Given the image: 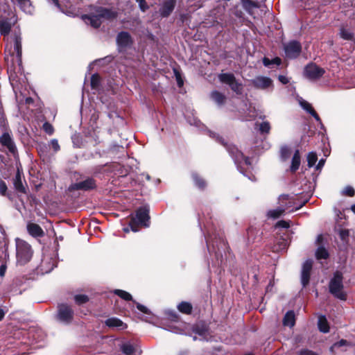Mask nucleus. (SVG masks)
<instances>
[{"label": "nucleus", "mask_w": 355, "mask_h": 355, "mask_svg": "<svg viewBox=\"0 0 355 355\" xmlns=\"http://www.w3.org/2000/svg\"><path fill=\"white\" fill-rule=\"evenodd\" d=\"M345 343H346V340H341L340 341H339V342H338V343H335L334 346V347H337V346H338V347H341V346H343V345H345Z\"/></svg>", "instance_id": "obj_56"}, {"label": "nucleus", "mask_w": 355, "mask_h": 355, "mask_svg": "<svg viewBox=\"0 0 355 355\" xmlns=\"http://www.w3.org/2000/svg\"><path fill=\"white\" fill-rule=\"evenodd\" d=\"M324 73V69L314 63L307 64L304 70V76L311 80H315L321 78Z\"/></svg>", "instance_id": "obj_8"}, {"label": "nucleus", "mask_w": 355, "mask_h": 355, "mask_svg": "<svg viewBox=\"0 0 355 355\" xmlns=\"http://www.w3.org/2000/svg\"><path fill=\"white\" fill-rule=\"evenodd\" d=\"M0 143L3 146L6 147L10 153L13 155L15 154L17 148L11 135L8 132H4L0 137Z\"/></svg>", "instance_id": "obj_15"}, {"label": "nucleus", "mask_w": 355, "mask_h": 355, "mask_svg": "<svg viewBox=\"0 0 355 355\" xmlns=\"http://www.w3.org/2000/svg\"><path fill=\"white\" fill-rule=\"evenodd\" d=\"M15 242L17 262L21 265L26 264L33 256L31 246L25 241L18 238L15 239Z\"/></svg>", "instance_id": "obj_3"}, {"label": "nucleus", "mask_w": 355, "mask_h": 355, "mask_svg": "<svg viewBox=\"0 0 355 355\" xmlns=\"http://www.w3.org/2000/svg\"><path fill=\"white\" fill-rule=\"evenodd\" d=\"M19 8L26 13L31 14L33 10L30 0H16Z\"/></svg>", "instance_id": "obj_25"}, {"label": "nucleus", "mask_w": 355, "mask_h": 355, "mask_svg": "<svg viewBox=\"0 0 355 355\" xmlns=\"http://www.w3.org/2000/svg\"><path fill=\"white\" fill-rule=\"evenodd\" d=\"M210 96L211 98L219 106L223 105L226 101V96L218 91H213L211 93Z\"/></svg>", "instance_id": "obj_24"}, {"label": "nucleus", "mask_w": 355, "mask_h": 355, "mask_svg": "<svg viewBox=\"0 0 355 355\" xmlns=\"http://www.w3.org/2000/svg\"><path fill=\"white\" fill-rule=\"evenodd\" d=\"M300 165V155L298 150H296L291 162V171L293 172L296 171Z\"/></svg>", "instance_id": "obj_28"}, {"label": "nucleus", "mask_w": 355, "mask_h": 355, "mask_svg": "<svg viewBox=\"0 0 355 355\" xmlns=\"http://www.w3.org/2000/svg\"><path fill=\"white\" fill-rule=\"evenodd\" d=\"M352 210L353 211V212L355 213V204L354 205L352 206Z\"/></svg>", "instance_id": "obj_63"}, {"label": "nucleus", "mask_w": 355, "mask_h": 355, "mask_svg": "<svg viewBox=\"0 0 355 355\" xmlns=\"http://www.w3.org/2000/svg\"><path fill=\"white\" fill-rule=\"evenodd\" d=\"M7 189L6 184L3 180H0V194L1 196H6Z\"/></svg>", "instance_id": "obj_45"}, {"label": "nucleus", "mask_w": 355, "mask_h": 355, "mask_svg": "<svg viewBox=\"0 0 355 355\" xmlns=\"http://www.w3.org/2000/svg\"><path fill=\"white\" fill-rule=\"evenodd\" d=\"M278 79L284 85L287 84L289 82L288 78L285 76L280 75L279 76Z\"/></svg>", "instance_id": "obj_51"}, {"label": "nucleus", "mask_w": 355, "mask_h": 355, "mask_svg": "<svg viewBox=\"0 0 355 355\" xmlns=\"http://www.w3.org/2000/svg\"><path fill=\"white\" fill-rule=\"evenodd\" d=\"M318 324L320 331L323 333L329 332V327L325 316L321 315L318 318Z\"/></svg>", "instance_id": "obj_29"}, {"label": "nucleus", "mask_w": 355, "mask_h": 355, "mask_svg": "<svg viewBox=\"0 0 355 355\" xmlns=\"http://www.w3.org/2000/svg\"><path fill=\"white\" fill-rule=\"evenodd\" d=\"M6 270H7V265L6 263H2L0 266V276L1 277H3L5 274H6Z\"/></svg>", "instance_id": "obj_49"}, {"label": "nucleus", "mask_w": 355, "mask_h": 355, "mask_svg": "<svg viewBox=\"0 0 355 355\" xmlns=\"http://www.w3.org/2000/svg\"><path fill=\"white\" fill-rule=\"evenodd\" d=\"M148 212L149 210L146 207H140L137 209L135 217L132 218L131 221L130 222V226L132 231L135 232H137L138 228L137 226L138 225H141L145 227L148 226Z\"/></svg>", "instance_id": "obj_6"}, {"label": "nucleus", "mask_w": 355, "mask_h": 355, "mask_svg": "<svg viewBox=\"0 0 355 355\" xmlns=\"http://www.w3.org/2000/svg\"><path fill=\"white\" fill-rule=\"evenodd\" d=\"M96 187V181L92 178H87L86 180L72 184L69 187V190L72 191L75 190H82V191H89L95 189Z\"/></svg>", "instance_id": "obj_11"}, {"label": "nucleus", "mask_w": 355, "mask_h": 355, "mask_svg": "<svg viewBox=\"0 0 355 355\" xmlns=\"http://www.w3.org/2000/svg\"><path fill=\"white\" fill-rule=\"evenodd\" d=\"M302 207V205H299L298 207H295V209H292L291 211H293L294 210H298Z\"/></svg>", "instance_id": "obj_61"}, {"label": "nucleus", "mask_w": 355, "mask_h": 355, "mask_svg": "<svg viewBox=\"0 0 355 355\" xmlns=\"http://www.w3.org/2000/svg\"><path fill=\"white\" fill-rule=\"evenodd\" d=\"M278 200L279 206L276 209L268 211L267 216L268 218L273 219L279 218L286 209H288L291 207L293 203V199L286 194L279 196Z\"/></svg>", "instance_id": "obj_5"}, {"label": "nucleus", "mask_w": 355, "mask_h": 355, "mask_svg": "<svg viewBox=\"0 0 355 355\" xmlns=\"http://www.w3.org/2000/svg\"><path fill=\"white\" fill-rule=\"evenodd\" d=\"M12 24L9 19L0 20V33L1 35H8L11 30Z\"/></svg>", "instance_id": "obj_22"}, {"label": "nucleus", "mask_w": 355, "mask_h": 355, "mask_svg": "<svg viewBox=\"0 0 355 355\" xmlns=\"http://www.w3.org/2000/svg\"><path fill=\"white\" fill-rule=\"evenodd\" d=\"M120 349L121 352L125 355H132L135 352V349L133 345L130 343H123L120 346Z\"/></svg>", "instance_id": "obj_30"}, {"label": "nucleus", "mask_w": 355, "mask_h": 355, "mask_svg": "<svg viewBox=\"0 0 355 355\" xmlns=\"http://www.w3.org/2000/svg\"><path fill=\"white\" fill-rule=\"evenodd\" d=\"M48 147L46 144H39L37 146V151L41 157H45L46 155Z\"/></svg>", "instance_id": "obj_40"}, {"label": "nucleus", "mask_w": 355, "mask_h": 355, "mask_svg": "<svg viewBox=\"0 0 355 355\" xmlns=\"http://www.w3.org/2000/svg\"><path fill=\"white\" fill-rule=\"evenodd\" d=\"M23 174L20 171L19 168H17V171L15 178L12 180L13 185L15 190L19 193H26V188L23 184Z\"/></svg>", "instance_id": "obj_18"}, {"label": "nucleus", "mask_w": 355, "mask_h": 355, "mask_svg": "<svg viewBox=\"0 0 355 355\" xmlns=\"http://www.w3.org/2000/svg\"><path fill=\"white\" fill-rule=\"evenodd\" d=\"M116 43L120 51L125 50L132 44V39L128 32L122 31L117 35Z\"/></svg>", "instance_id": "obj_12"}, {"label": "nucleus", "mask_w": 355, "mask_h": 355, "mask_svg": "<svg viewBox=\"0 0 355 355\" xmlns=\"http://www.w3.org/2000/svg\"><path fill=\"white\" fill-rule=\"evenodd\" d=\"M43 130L49 135H51L54 132L53 127L49 122H45L43 124Z\"/></svg>", "instance_id": "obj_41"}, {"label": "nucleus", "mask_w": 355, "mask_h": 355, "mask_svg": "<svg viewBox=\"0 0 355 355\" xmlns=\"http://www.w3.org/2000/svg\"><path fill=\"white\" fill-rule=\"evenodd\" d=\"M323 239L322 235L320 234L317 236L315 243L318 245L315 250V257L317 259H326L329 257L328 250L323 246L320 245Z\"/></svg>", "instance_id": "obj_17"}, {"label": "nucleus", "mask_w": 355, "mask_h": 355, "mask_svg": "<svg viewBox=\"0 0 355 355\" xmlns=\"http://www.w3.org/2000/svg\"><path fill=\"white\" fill-rule=\"evenodd\" d=\"M105 324L110 328H115L118 330H123L127 328V324L117 318H110L105 320Z\"/></svg>", "instance_id": "obj_19"}, {"label": "nucleus", "mask_w": 355, "mask_h": 355, "mask_svg": "<svg viewBox=\"0 0 355 355\" xmlns=\"http://www.w3.org/2000/svg\"><path fill=\"white\" fill-rule=\"evenodd\" d=\"M288 150V148H286V147H285V148H282V150H281L282 155H283V156H285V154H286V153Z\"/></svg>", "instance_id": "obj_60"}, {"label": "nucleus", "mask_w": 355, "mask_h": 355, "mask_svg": "<svg viewBox=\"0 0 355 355\" xmlns=\"http://www.w3.org/2000/svg\"><path fill=\"white\" fill-rule=\"evenodd\" d=\"M313 261L306 260L302 265L301 272V283L303 287L308 285L310 279V274L312 269Z\"/></svg>", "instance_id": "obj_14"}, {"label": "nucleus", "mask_w": 355, "mask_h": 355, "mask_svg": "<svg viewBox=\"0 0 355 355\" xmlns=\"http://www.w3.org/2000/svg\"><path fill=\"white\" fill-rule=\"evenodd\" d=\"M73 311L66 304H61L58 306V319L62 323L69 324L73 320Z\"/></svg>", "instance_id": "obj_9"}, {"label": "nucleus", "mask_w": 355, "mask_h": 355, "mask_svg": "<svg viewBox=\"0 0 355 355\" xmlns=\"http://www.w3.org/2000/svg\"><path fill=\"white\" fill-rule=\"evenodd\" d=\"M193 331L194 333L198 334L199 336H205L206 334V332H207V329L204 326H198V325H196L195 327H193Z\"/></svg>", "instance_id": "obj_39"}, {"label": "nucleus", "mask_w": 355, "mask_h": 355, "mask_svg": "<svg viewBox=\"0 0 355 355\" xmlns=\"http://www.w3.org/2000/svg\"><path fill=\"white\" fill-rule=\"evenodd\" d=\"M286 57L289 59L297 58L302 50L300 42L297 41H291L284 46Z\"/></svg>", "instance_id": "obj_10"}, {"label": "nucleus", "mask_w": 355, "mask_h": 355, "mask_svg": "<svg viewBox=\"0 0 355 355\" xmlns=\"http://www.w3.org/2000/svg\"><path fill=\"white\" fill-rule=\"evenodd\" d=\"M177 81H178V85L179 87H181L183 85V81L181 80V78L179 76H177Z\"/></svg>", "instance_id": "obj_58"}, {"label": "nucleus", "mask_w": 355, "mask_h": 355, "mask_svg": "<svg viewBox=\"0 0 355 355\" xmlns=\"http://www.w3.org/2000/svg\"><path fill=\"white\" fill-rule=\"evenodd\" d=\"M272 64L279 65L282 62L281 59L279 58H275L272 60Z\"/></svg>", "instance_id": "obj_55"}, {"label": "nucleus", "mask_w": 355, "mask_h": 355, "mask_svg": "<svg viewBox=\"0 0 355 355\" xmlns=\"http://www.w3.org/2000/svg\"><path fill=\"white\" fill-rule=\"evenodd\" d=\"M243 8L249 12L253 8H258V5L255 2H253L251 0H243Z\"/></svg>", "instance_id": "obj_37"}, {"label": "nucleus", "mask_w": 355, "mask_h": 355, "mask_svg": "<svg viewBox=\"0 0 355 355\" xmlns=\"http://www.w3.org/2000/svg\"><path fill=\"white\" fill-rule=\"evenodd\" d=\"M300 104L304 110H306L307 112L311 114L317 121L320 123V119L319 116L318 115V114L315 112V111L313 110L311 105L309 102L304 100H301L300 101Z\"/></svg>", "instance_id": "obj_23"}, {"label": "nucleus", "mask_w": 355, "mask_h": 355, "mask_svg": "<svg viewBox=\"0 0 355 355\" xmlns=\"http://www.w3.org/2000/svg\"><path fill=\"white\" fill-rule=\"evenodd\" d=\"M343 193L346 196H353L354 195L355 191L353 187L348 186L344 189Z\"/></svg>", "instance_id": "obj_43"}, {"label": "nucleus", "mask_w": 355, "mask_h": 355, "mask_svg": "<svg viewBox=\"0 0 355 355\" xmlns=\"http://www.w3.org/2000/svg\"><path fill=\"white\" fill-rule=\"evenodd\" d=\"M263 63L266 67H269L272 64V60H270L267 58H264L263 60Z\"/></svg>", "instance_id": "obj_54"}, {"label": "nucleus", "mask_w": 355, "mask_h": 355, "mask_svg": "<svg viewBox=\"0 0 355 355\" xmlns=\"http://www.w3.org/2000/svg\"><path fill=\"white\" fill-rule=\"evenodd\" d=\"M13 48L16 56L20 61L21 58V37L19 35H15L13 38Z\"/></svg>", "instance_id": "obj_21"}, {"label": "nucleus", "mask_w": 355, "mask_h": 355, "mask_svg": "<svg viewBox=\"0 0 355 355\" xmlns=\"http://www.w3.org/2000/svg\"><path fill=\"white\" fill-rule=\"evenodd\" d=\"M52 1V3L55 6H57L58 8H60V4H59V1L58 0H51Z\"/></svg>", "instance_id": "obj_59"}, {"label": "nucleus", "mask_w": 355, "mask_h": 355, "mask_svg": "<svg viewBox=\"0 0 355 355\" xmlns=\"http://www.w3.org/2000/svg\"><path fill=\"white\" fill-rule=\"evenodd\" d=\"M137 308L141 312L144 313H146V314H148L150 313L149 310L148 309L147 307H146L145 306L139 304V303H137Z\"/></svg>", "instance_id": "obj_48"}, {"label": "nucleus", "mask_w": 355, "mask_h": 355, "mask_svg": "<svg viewBox=\"0 0 355 355\" xmlns=\"http://www.w3.org/2000/svg\"><path fill=\"white\" fill-rule=\"evenodd\" d=\"M215 253H216V257H218L219 255L220 252H219V249L218 248V251H216Z\"/></svg>", "instance_id": "obj_64"}, {"label": "nucleus", "mask_w": 355, "mask_h": 355, "mask_svg": "<svg viewBox=\"0 0 355 355\" xmlns=\"http://www.w3.org/2000/svg\"><path fill=\"white\" fill-rule=\"evenodd\" d=\"M193 179L195 182L196 185L200 189H204L206 186V183L205 180L200 178L198 174L193 173L192 174Z\"/></svg>", "instance_id": "obj_33"}, {"label": "nucleus", "mask_w": 355, "mask_h": 355, "mask_svg": "<svg viewBox=\"0 0 355 355\" xmlns=\"http://www.w3.org/2000/svg\"><path fill=\"white\" fill-rule=\"evenodd\" d=\"M270 130V125L268 121H263L259 125V131L261 134H268Z\"/></svg>", "instance_id": "obj_36"}, {"label": "nucleus", "mask_w": 355, "mask_h": 355, "mask_svg": "<svg viewBox=\"0 0 355 355\" xmlns=\"http://www.w3.org/2000/svg\"><path fill=\"white\" fill-rule=\"evenodd\" d=\"M179 311L185 314H190L192 311V306L187 302H182L178 306Z\"/></svg>", "instance_id": "obj_31"}, {"label": "nucleus", "mask_w": 355, "mask_h": 355, "mask_svg": "<svg viewBox=\"0 0 355 355\" xmlns=\"http://www.w3.org/2000/svg\"><path fill=\"white\" fill-rule=\"evenodd\" d=\"M209 136L212 138L216 139V141L226 146L227 150H228L230 155H231L236 165L241 164L243 162H244L246 165L250 164L249 158L245 157L243 155V153L241 150H239L236 146L232 144H227L226 143L224 142L223 139H222L216 133L210 132Z\"/></svg>", "instance_id": "obj_2"}, {"label": "nucleus", "mask_w": 355, "mask_h": 355, "mask_svg": "<svg viewBox=\"0 0 355 355\" xmlns=\"http://www.w3.org/2000/svg\"><path fill=\"white\" fill-rule=\"evenodd\" d=\"M295 313L293 311H288L284 317L283 324L284 326L292 327L295 325Z\"/></svg>", "instance_id": "obj_27"}, {"label": "nucleus", "mask_w": 355, "mask_h": 355, "mask_svg": "<svg viewBox=\"0 0 355 355\" xmlns=\"http://www.w3.org/2000/svg\"><path fill=\"white\" fill-rule=\"evenodd\" d=\"M338 35L340 38L347 41H354V33L347 28L341 27L339 30Z\"/></svg>", "instance_id": "obj_26"}, {"label": "nucleus", "mask_w": 355, "mask_h": 355, "mask_svg": "<svg viewBox=\"0 0 355 355\" xmlns=\"http://www.w3.org/2000/svg\"><path fill=\"white\" fill-rule=\"evenodd\" d=\"M172 331L176 334H182V331L181 330H173Z\"/></svg>", "instance_id": "obj_62"}, {"label": "nucleus", "mask_w": 355, "mask_h": 355, "mask_svg": "<svg viewBox=\"0 0 355 355\" xmlns=\"http://www.w3.org/2000/svg\"><path fill=\"white\" fill-rule=\"evenodd\" d=\"M324 162H325V160L324 159H321L315 166L316 169L317 170L321 169L324 164Z\"/></svg>", "instance_id": "obj_53"}, {"label": "nucleus", "mask_w": 355, "mask_h": 355, "mask_svg": "<svg viewBox=\"0 0 355 355\" xmlns=\"http://www.w3.org/2000/svg\"><path fill=\"white\" fill-rule=\"evenodd\" d=\"M51 146L55 152H57L60 150V145H59L57 139H52L51 141Z\"/></svg>", "instance_id": "obj_47"}, {"label": "nucleus", "mask_w": 355, "mask_h": 355, "mask_svg": "<svg viewBox=\"0 0 355 355\" xmlns=\"http://www.w3.org/2000/svg\"><path fill=\"white\" fill-rule=\"evenodd\" d=\"M6 313V311H4L3 309L0 308V322L3 319Z\"/></svg>", "instance_id": "obj_57"}, {"label": "nucleus", "mask_w": 355, "mask_h": 355, "mask_svg": "<svg viewBox=\"0 0 355 355\" xmlns=\"http://www.w3.org/2000/svg\"><path fill=\"white\" fill-rule=\"evenodd\" d=\"M343 275L340 272H336L333 278L329 282V292L336 297L345 300L346 299V293L344 291L343 283Z\"/></svg>", "instance_id": "obj_4"}, {"label": "nucleus", "mask_w": 355, "mask_h": 355, "mask_svg": "<svg viewBox=\"0 0 355 355\" xmlns=\"http://www.w3.org/2000/svg\"><path fill=\"white\" fill-rule=\"evenodd\" d=\"M299 355H317V354L308 349H304L299 352Z\"/></svg>", "instance_id": "obj_50"}, {"label": "nucleus", "mask_w": 355, "mask_h": 355, "mask_svg": "<svg viewBox=\"0 0 355 355\" xmlns=\"http://www.w3.org/2000/svg\"><path fill=\"white\" fill-rule=\"evenodd\" d=\"M318 160V157L315 153L311 152L307 155L308 166L309 168L313 166Z\"/></svg>", "instance_id": "obj_34"}, {"label": "nucleus", "mask_w": 355, "mask_h": 355, "mask_svg": "<svg viewBox=\"0 0 355 355\" xmlns=\"http://www.w3.org/2000/svg\"><path fill=\"white\" fill-rule=\"evenodd\" d=\"M27 230L33 237H40L44 235V231L41 227L35 223H28L27 225Z\"/></svg>", "instance_id": "obj_20"}, {"label": "nucleus", "mask_w": 355, "mask_h": 355, "mask_svg": "<svg viewBox=\"0 0 355 355\" xmlns=\"http://www.w3.org/2000/svg\"><path fill=\"white\" fill-rule=\"evenodd\" d=\"M137 1L139 2V5L141 10L143 11H145L146 9L147 8V6L145 3V0H137Z\"/></svg>", "instance_id": "obj_52"}, {"label": "nucleus", "mask_w": 355, "mask_h": 355, "mask_svg": "<svg viewBox=\"0 0 355 355\" xmlns=\"http://www.w3.org/2000/svg\"><path fill=\"white\" fill-rule=\"evenodd\" d=\"M218 79L221 83L228 85L232 90L237 94L242 93L243 85L236 80L234 74L230 73H220L218 76Z\"/></svg>", "instance_id": "obj_7"}, {"label": "nucleus", "mask_w": 355, "mask_h": 355, "mask_svg": "<svg viewBox=\"0 0 355 355\" xmlns=\"http://www.w3.org/2000/svg\"><path fill=\"white\" fill-rule=\"evenodd\" d=\"M205 239H206V243H207V246L208 250L210 252L211 250L214 251L215 250V245L214 243H211L212 249L211 248V236L210 235L206 236Z\"/></svg>", "instance_id": "obj_44"}, {"label": "nucleus", "mask_w": 355, "mask_h": 355, "mask_svg": "<svg viewBox=\"0 0 355 355\" xmlns=\"http://www.w3.org/2000/svg\"><path fill=\"white\" fill-rule=\"evenodd\" d=\"M116 17V12L115 11L102 7H98L89 15L83 16L85 22L95 28H98L105 20H111Z\"/></svg>", "instance_id": "obj_1"}, {"label": "nucleus", "mask_w": 355, "mask_h": 355, "mask_svg": "<svg viewBox=\"0 0 355 355\" xmlns=\"http://www.w3.org/2000/svg\"><path fill=\"white\" fill-rule=\"evenodd\" d=\"M251 82L254 87L259 89H267L273 87L272 80L266 76H257Z\"/></svg>", "instance_id": "obj_13"}, {"label": "nucleus", "mask_w": 355, "mask_h": 355, "mask_svg": "<svg viewBox=\"0 0 355 355\" xmlns=\"http://www.w3.org/2000/svg\"><path fill=\"white\" fill-rule=\"evenodd\" d=\"M74 300L76 304H82L86 303L89 300V298L85 295H76L74 297Z\"/></svg>", "instance_id": "obj_38"}, {"label": "nucleus", "mask_w": 355, "mask_h": 355, "mask_svg": "<svg viewBox=\"0 0 355 355\" xmlns=\"http://www.w3.org/2000/svg\"><path fill=\"white\" fill-rule=\"evenodd\" d=\"M114 293L126 301L132 300V295L125 291L116 289L114 290Z\"/></svg>", "instance_id": "obj_32"}, {"label": "nucleus", "mask_w": 355, "mask_h": 355, "mask_svg": "<svg viewBox=\"0 0 355 355\" xmlns=\"http://www.w3.org/2000/svg\"><path fill=\"white\" fill-rule=\"evenodd\" d=\"M101 78L98 74H94L91 78V87L93 89H98L100 85Z\"/></svg>", "instance_id": "obj_35"}, {"label": "nucleus", "mask_w": 355, "mask_h": 355, "mask_svg": "<svg viewBox=\"0 0 355 355\" xmlns=\"http://www.w3.org/2000/svg\"><path fill=\"white\" fill-rule=\"evenodd\" d=\"M176 0H164L161 5L159 12L162 17H167L174 10Z\"/></svg>", "instance_id": "obj_16"}, {"label": "nucleus", "mask_w": 355, "mask_h": 355, "mask_svg": "<svg viewBox=\"0 0 355 355\" xmlns=\"http://www.w3.org/2000/svg\"><path fill=\"white\" fill-rule=\"evenodd\" d=\"M340 237L341 240L344 242H348L349 238V230H342L340 231Z\"/></svg>", "instance_id": "obj_42"}, {"label": "nucleus", "mask_w": 355, "mask_h": 355, "mask_svg": "<svg viewBox=\"0 0 355 355\" xmlns=\"http://www.w3.org/2000/svg\"><path fill=\"white\" fill-rule=\"evenodd\" d=\"M276 227L282 228H288L290 227L289 222L286 220H279L277 223Z\"/></svg>", "instance_id": "obj_46"}]
</instances>
